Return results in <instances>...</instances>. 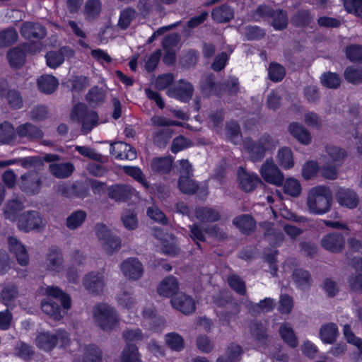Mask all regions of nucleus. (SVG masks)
Instances as JSON below:
<instances>
[{
  "label": "nucleus",
  "mask_w": 362,
  "mask_h": 362,
  "mask_svg": "<svg viewBox=\"0 0 362 362\" xmlns=\"http://www.w3.org/2000/svg\"><path fill=\"white\" fill-rule=\"evenodd\" d=\"M46 293L48 296L41 303L42 310L54 320L59 321L63 317L59 303L64 309L68 310L71 307L70 298L58 287H47Z\"/></svg>",
  "instance_id": "f257e3e1"
},
{
  "label": "nucleus",
  "mask_w": 362,
  "mask_h": 362,
  "mask_svg": "<svg viewBox=\"0 0 362 362\" xmlns=\"http://www.w3.org/2000/svg\"><path fill=\"white\" fill-rule=\"evenodd\" d=\"M332 194L330 189L325 186H317L310 189L307 197V206L310 213L322 214L331 207Z\"/></svg>",
  "instance_id": "f03ea898"
},
{
  "label": "nucleus",
  "mask_w": 362,
  "mask_h": 362,
  "mask_svg": "<svg viewBox=\"0 0 362 362\" xmlns=\"http://www.w3.org/2000/svg\"><path fill=\"white\" fill-rule=\"evenodd\" d=\"M71 119L81 124V132L87 134L98 124L99 117L94 110H89L83 103H76L72 108Z\"/></svg>",
  "instance_id": "7ed1b4c3"
},
{
  "label": "nucleus",
  "mask_w": 362,
  "mask_h": 362,
  "mask_svg": "<svg viewBox=\"0 0 362 362\" xmlns=\"http://www.w3.org/2000/svg\"><path fill=\"white\" fill-rule=\"evenodd\" d=\"M274 146V141L269 134L262 135L256 141L250 138H246L243 141V148L249 155L250 159L254 163L262 160L266 151Z\"/></svg>",
  "instance_id": "20e7f679"
},
{
  "label": "nucleus",
  "mask_w": 362,
  "mask_h": 362,
  "mask_svg": "<svg viewBox=\"0 0 362 362\" xmlns=\"http://www.w3.org/2000/svg\"><path fill=\"white\" fill-rule=\"evenodd\" d=\"M93 317L96 324L105 331L113 329L119 322L115 310L106 303H100L94 307Z\"/></svg>",
  "instance_id": "39448f33"
},
{
  "label": "nucleus",
  "mask_w": 362,
  "mask_h": 362,
  "mask_svg": "<svg viewBox=\"0 0 362 362\" xmlns=\"http://www.w3.org/2000/svg\"><path fill=\"white\" fill-rule=\"evenodd\" d=\"M37 346L45 351H50L55 346L66 347L70 343L68 333L62 329L57 330L55 333H40L35 339Z\"/></svg>",
  "instance_id": "423d86ee"
},
{
  "label": "nucleus",
  "mask_w": 362,
  "mask_h": 362,
  "mask_svg": "<svg viewBox=\"0 0 362 362\" xmlns=\"http://www.w3.org/2000/svg\"><path fill=\"white\" fill-rule=\"evenodd\" d=\"M255 14L269 21L275 30H282L288 25V14L283 9H274L267 5H260L257 8Z\"/></svg>",
  "instance_id": "0eeeda50"
},
{
  "label": "nucleus",
  "mask_w": 362,
  "mask_h": 362,
  "mask_svg": "<svg viewBox=\"0 0 362 362\" xmlns=\"http://www.w3.org/2000/svg\"><path fill=\"white\" fill-rule=\"evenodd\" d=\"M43 185L42 176L37 170H30L21 175L18 180V186L28 196L38 194Z\"/></svg>",
  "instance_id": "6e6552de"
},
{
  "label": "nucleus",
  "mask_w": 362,
  "mask_h": 362,
  "mask_svg": "<svg viewBox=\"0 0 362 362\" xmlns=\"http://www.w3.org/2000/svg\"><path fill=\"white\" fill-rule=\"evenodd\" d=\"M46 226V221L37 211H27L18 217L17 226L19 230L28 232L30 230H42Z\"/></svg>",
  "instance_id": "1a4fd4ad"
},
{
  "label": "nucleus",
  "mask_w": 362,
  "mask_h": 362,
  "mask_svg": "<svg viewBox=\"0 0 362 362\" xmlns=\"http://www.w3.org/2000/svg\"><path fill=\"white\" fill-rule=\"evenodd\" d=\"M95 231L104 250L108 255H112L120 248L119 239L112 235L105 225L97 224Z\"/></svg>",
  "instance_id": "9d476101"
},
{
  "label": "nucleus",
  "mask_w": 362,
  "mask_h": 362,
  "mask_svg": "<svg viewBox=\"0 0 362 362\" xmlns=\"http://www.w3.org/2000/svg\"><path fill=\"white\" fill-rule=\"evenodd\" d=\"M259 173L268 183L280 186L284 182V176L272 159L266 160L262 165Z\"/></svg>",
  "instance_id": "9b49d317"
},
{
  "label": "nucleus",
  "mask_w": 362,
  "mask_h": 362,
  "mask_svg": "<svg viewBox=\"0 0 362 362\" xmlns=\"http://www.w3.org/2000/svg\"><path fill=\"white\" fill-rule=\"evenodd\" d=\"M320 243L325 250L332 253H339L344 249L345 238L341 233H330L322 237Z\"/></svg>",
  "instance_id": "f8f14e48"
},
{
  "label": "nucleus",
  "mask_w": 362,
  "mask_h": 362,
  "mask_svg": "<svg viewBox=\"0 0 362 362\" xmlns=\"http://www.w3.org/2000/svg\"><path fill=\"white\" fill-rule=\"evenodd\" d=\"M20 33L23 37L33 41L40 40L46 36V29L43 25L29 21L21 24Z\"/></svg>",
  "instance_id": "ddd939ff"
},
{
  "label": "nucleus",
  "mask_w": 362,
  "mask_h": 362,
  "mask_svg": "<svg viewBox=\"0 0 362 362\" xmlns=\"http://www.w3.org/2000/svg\"><path fill=\"white\" fill-rule=\"evenodd\" d=\"M120 268L124 276L129 280H138L144 273L143 265L136 258H128L124 260Z\"/></svg>",
  "instance_id": "4468645a"
},
{
  "label": "nucleus",
  "mask_w": 362,
  "mask_h": 362,
  "mask_svg": "<svg viewBox=\"0 0 362 362\" xmlns=\"http://www.w3.org/2000/svg\"><path fill=\"white\" fill-rule=\"evenodd\" d=\"M8 249L16 256L18 263L21 266H26L29 263V255L25 247L16 238H8Z\"/></svg>",
  "instance_id": "2eb2a0df"
},
{
  "label": "nucleus",
  "mask_w": 362,
  "mask_h": 362,
  "mask_svg": "<svg viewBox=\"0 0 362 362\" xmlns=\"http://www.w3.org/2000/svg\"><path fill=\"white\" fill-rule=\"evenodd\" d=\"M173 308L184 314H190L195 310V303L192 297L184 293H177L170 300Z\"/></svg>",
  "instance_id": "dca6fc26"
},
{
  "label": "nucleus",
  "mask_w": 362,
  "mask_h": 362,
  "mask_svg": "<svg viewBox=\"0 0 362 362\" xmlns=\"http://www.w3.org/2000/svg\"><path fill=\"white\" fill-rule=\"evenodd\" d=\"M194 88L192 85L185 81L180 80L178 83L167 91V94L182 101L189 100L193 95Z\"/></svg>",
  "instance_id": "f3484780"
},
{
  "label": "nucleus",
  "mask_w": 362,
  "mask_h": 362,
  "mask_svg": "<svg viewBox=\"0 0 362 362\" xmlns=\"http://www.w3.org/2000/svg\"><path fill=\"white\" fill-rule=\"evenodd\" d=\"M110 153L119 160H132L136 158L135 148L124 142L111 144Z\"/></svg>",
  "instance_id": "a211bd4d"
},
{
  "label": "nucleus",
  "mask_w": 362,
  "mask_h": 362,
  "mask_svg": "<svg viewBox=\"0 0 362 362\" xmlns=\"http://www.w3.org/2000/svg\"><path fill=\"white\" fill-rule=\"evenodd\" d=\"M86 288L91 293L99 294L105 287L104 276L99 273L90 272L83 278Z\"/></svg>",
  "instance_id": "6ab92c4d"
},
{
  "label": "nucleus",
  "mask_w": 362,
  "mask_h": 362,
  "mask_svg": "<svg viewBox=\"0 0 362 362\" xmlns=\"http://www.w3.org/2000/svg\"><path fill=\"white\" fill-rule=\"evenodd\" d=\"M45 265L47 269L50 272L55 273L62 272L64 269V259L62 252L57 248H50L47 254Z\"/></svg>",
  "instance_id": "aec40b11"
},
{
  "label": "nucleus",
  "mask_w": 362,
  "mask_h": 362,
  "mask_svg": "<svg viewBox=\"0 0 362 362\" xmlns=\"http://www.w3.org/2000/svg\"><path fill=\"white\" fill-rule=\"evenodd\" d=\"M28 45L27 43H25L21 47H15L8 50L6 57L12 68L18 69L24 65L26 59L25 50H27Z\"/></svg>",
  "instance_id": "412c9836"
},
{
  "label": "nucleus",
  "mask_w": 362,
  "mask_h": 362,
  "mask_svg": "<svg viewBox=\"0 0 362 362\" xmlns=\"http://www.w3.org/2000/svg\"><path fill=\"white\" fill-rule=\"evenodd\" d=\"M154 236L160 240L163 246V252L169 255L176 253L177 247L175 242V237L172 234L164 233L161 228H156L154 229Z\"/></svg>",
  "instance_id": "4be33fe9"
},
{
  "label": "nucleus",
  "mask_w": 362,
  "mask_h": 362,
  "mask_svg": "<svg viewBox=\"0 0 362 362\" xmlns=\"http://www.w3.org/2000/svg\"><path fill=\"white\" fill-rule=\"evenodd\" d=\"M43 135V132L39 127L30 122L21 124L16 128V136L26 138L30 141L40 139Z\"/></svg>",
  "instance_id": "5701e85b"
},
{
  "label": "nucleus",
  "mask_w": 362,
  "mask_h": 362,
  "mask_svg": "<svg viewBox=\"0 0 362 362\" xmlns=\"http://www.w3.org/2000/svg\"><path fill=\"white\" fill-rule=\"evenodd\" d=\"M23 209V202L18 197H13L6 202L3 213L6 219L14 221L17 218L18 214Z\"/></svg>",
  "instance_id": "b1692460"
},
{
  "label": "nucleus",
  "mask_w": 362,
  "mask_h": 362,
  "mask_svg": "<svg viewBox=\"0 0 362 362\" xmlns=\"http://www.w3.org/2000/svg\"><path fill=\"white\" fill-rule=\"evenodd\" d=\"M339 204L349 209H354L358 204V198L356 192L349 189H339L336 194Z\"/></svg>",
  "instance_id": "393cba45"
},
{
  "label": "nucleus",
  "mask_w": 362,
  "mask_h": 362,
  "mask_svg": "<svg viewBox=\"0 0 362 362\" xmlns=\"http://www.w3.org/2000/svg\"><path fill=\"white\" fill-rule=\"evenodd\" d=\"M288 131L300 144L308 145L311 143V134L303 124L297 122H292L288 125Z\"/></svg>",
  "instance_id": "a878e982"
},
{
  "label": "nucleus",
  "mask_w": 362,
  "mask_h": 362,
  "mask_svg": "<svg viewBox=\"0 0 362 362\" xmlns=\"http://www.w3.org/2000/svg\"><path fill=\"white\" fill-rule=\"evenodd\" d=\"M239 185L243 190L250 192L254 190L258 184L262 183L259 177L255 173H249L242 170L238 173Z\"/></svg>",
  "instance_id": "bb28decb"
},
{
  "label": "nucleus",
  "mask_w": 362,
  "mask_h": 362,
  "mask_svg": "<svg viewBox=\"0 0 362 362\" xmlns=\"http://www.w3.org/2000/svg\"><path fill=\"white\" fill-rule=\"evenodd\" d=\"M134 189L126 185H116L108 189V196L117 202H125L131 198Z\"/></svg>",
  "instance_id": "cd10ccee"
},
{
  "label": "nucleus",
  "mask_w": 362,
  "mask_h": 362,
  "mask_svg": "<svg viewBox=\"0 0 362 362\" xmlns=\"http://www.w3.org/2000/svg\"><path fill=\"white\" fill-rule=\"evenodd\" d=\"M233 224L244 234H250L256 228V222L249 214L236 216L233 220Z\"/></svg>",
  "instance_id": "c85d7f7f"
},
{
  "label": "nucleus",
  "mask_w": 362,
  "mask_h": 362,
  "mask_svg": "<svg viewBox=\"0 0 362 362\" xmlns=\"http://www.w3.org/2000/svg\"><path fill=\"white\" fill-rule=\"evenodd\" d=\"M179 289L177 280L173 276H169L159 284L157 291L160 296L170 297L175 294Z\"/></svg>",
  "instance_id": "c756f323"
},
{
  "label": "nucleus",
  "mask_w": 362,
  "mask_h": 362,
  "mask_svg": "<svg viewBox=\"0 0 362 362\" xmlns=\"http://www.w3.org/2000/svg\"><path fill=\"white\" fill-rule=\"evenodd\" d=\"M263 229L264 236L267 239L270 244L278 245L283 242L284 235L280 230L274 227V224L270 222H263L259 224Z\"/></svg>",
  "instance_id": "7c9ffc66"
},
{
  "label": "nucleus",
  "mask_w": 362,
  "mask_h": 362,
  "mask_svg": "<svg viewBox=\"0 0 362 362\" xmlns=\"http://www.w3.org/2000/svg\"><path fill=\"white\" fill-rule=\"evenodd\" d=\"M75 168L71 163H52L49 165V173L57 178L64 179L69 177L74 172Z\"/></svg>",
  "instance_id": "2f4dec72"
},
{
  "label": "nucleus",
  "mask_w": 362,
  "mask_h": 362,
  "mask_svg": "<svg viewBox=\"0 0 362 362\" xmlns=\"http://www.w3.org/2000/svg\"><path fill=\"white\" fill-rule=\"evenodd\" d=\"M106 99V91L97 86L92 87L86 95V100L93 107L103 104Z\"/></svg>",
  "instance_id": "473e14b6"
},
{
  "label": "nucleus",
  "mask_w": 362,
  "mask_h": 362,
  "mask_svg": "<svg viewBox=\"0 0 362 362\" xmlns=\"http://www.w3.org/2000/svg\"><path fill=\"white\" fill-rule=\"evenodd\" d=\"M195 216L202 222H215L221 218V215L218 210L208 206L196 209Z\"/></svg>",
  "instance_id": "72a5a7b5"
},
{
  "label": "nucleus",
  "mask_w": 362,
  "mask_h": 362,
  "mask_svg": "<svg viewBox=\"0 0 362 362\" xmlns=\"http://www.w3.org/2000/svg\"><path fill=\"white\" fill-rule=\"evenodd\" d=\"M240 311V306L237 302L230 301L229 308L220 313V320L223 325L229 326L232 321H235Z\"/></svg>",
  "instance_id": "f704fd0d"
},
{
  "label": "nucleus",
  "mask_w": 362,
  "mask_h": 362,
  "mask_svg": "<svg viewBox=\"0 0 362 362\" xmlns=\"http://www.w3.org/2000/svg\"><path fill=\"white\" fill-rule=\"evenodd\" d=\"M16 139V129L8 121L0 123V143L8 144Z\"/></svg>",
  "instance_id": "c9c22d12"
},
{
  "label": "nucleus",
  "mask_w": 362,
  "mask_h": 362,
  "mask_svg": "<svg viewBox=\"0 0 362 362\" xmlns=\"http://www.w3.org/2000/svg\"><path fill=\"white\" fill-rule=\"evenodd\" d=\"M180 191L187 195L194 194L198 189V183L189 176L180 175L177 182Z\"/></svg>",
  "instance_id": "e433bc0d"
},
{
  "label": "nucleus",
  "mask_w": 362,
  "mask_h": 362,
  "mask_svg": "<svg viewBox=\"0 0 362 362\" xmlns=\"http://www.w3.org/2000/svg\"><path fill=\"white\" fill-rule=\"evenodd\" d=\"M211 16L213 19L218 23H226L234 17V12L230 6L223 4L215 8Z\"/></svg>",
  "instance_id": "4c0bfd02"
},
{
  "label": "nucleus",
  "mask_w": 362,
  "mask_h": 362,
  "mask_svg": "<svg viewBox=\"0 0 362 362\" xmlns=\"http://www.w3.org/2000/svg\"><path fill=\"white\" fill-rule=\"evenodd\" d=\"M242 353L240 346L232 343L226 348L225 355L219 356L216 362H238L240 360Z\"/></svg>",
  "instance_id": "58836bf2"
},
{
  "label": "nucleus",
  "mask_w": 362,
  "mask_h": 362,
  "mask_svg": "<svg viewBox=\"0 0 362 362\" xmlns=\"http://www.w3.org/2000/svg\"><path fill=\"white\" fill-rule=\"evenodd\" d=\"M102 8L100 0H87L83 8V15L88 21H93L98 18Z\"/></svg>",
  "instance_id": "ea45409f"
},
{
  "label": "nucleus",
  "mask_w": 362,
  "mask_h": 362,
  "mask_svg": "<svg viewBox=\"0 0 362 362\" xmlns=\"http://www.w3.org/2000/svg\"><path fill=\"white\" fill-rule=\"evenodd\" d=\"M326 152L328 158L337 166L341 165L347 157L346 151L336 146H327Z\"/></svg>",
  "instance_id": "a19ab883"
},
{
  "label": "nucleus",
  "mask_w": 362,
  "mask_h": 362,
  "mask_svg": "<svg viewBox=\"0 0 362 362\" xmlns=\"http://www.w3.org/2000/svg\"><path fill=\"white\" fill-rule=\"evenodd\" d=\"M75 150L78 151L81 156L88 158L99 163H105L107 162L108 158L99 153L94 148L87 146H76Z\"/></svg>",
  "instance_id": "79ce46f5"
},
{
  "label": "nucleus",
  "mask_w": 362,
  "mask_h": 362,
  "mask_svg": "<svg viewBox=\"0 0 362 362\" xmlns=\"http://www.w3.org/2000/svg\"><path fill=\"white\" fill-rule=\"evenodd\" d=\"M18 294L16 286L13 284H8L4 286L0 293V298L4 305L7 307H11L13 305V301L17 298Z\"/></svg>",
  "instance_id": "37998d69"
},
{
  "label": "nucleus",
  "mask_w": 362,
  "mask_h": 362,
  "mask_svg": "<svg viewBox=\"0 0 362 362\" xmlns=\"http://www.w3.org/2000/svg\"><path fill=\"white\" fill-rule=\"evenodd\" d=\"M173 163L170 157L156 158L151 162V169L154 172L166 174L170 172Z\"/></svg>",
  "instance_id": "c03bdc74"
},
{
  "label": "nucleus",
  "mask_w": 362,
  "mask_h": 362,
  "mask_svg": "<svg viewBox=\"0 0 362 362\" xmlns=\"http://www.w3.org/2000/svg\"><path fill=\"white\" fill-rule=\"evenodd\" d=\"M58 81L52 76H42L37 80L40 90L46 94L52 93L58 86Z\"/></svg>",
  "instance_id": "a18cd8bd"
},
{
  "label": "nucleus",
  "mask_w": 362,
  "mask_h": 362,
  "mask_svg": "<svg viewBox=\"0 0 362 362\" xmlns=\"http://www.w3.org/2000/svg\"><path fill=\"white\" fill-rule=\"evenodd\" d=\"M277 162L284 169H290L294 166L293 155L291 149L284 147L279 150Z\"/></svg>",
  "instance_id": "49530a36"
},
{
  "label": "nucleus",
  "mask_w": 362,
  "mask_h": 362,
  "mask_svg": "<svg viewBox=\"0 0 362 362\" xmlns=\"http://www.w3.org/2000/svg\"><path fill=\"white\" fill-rule=\"evenodd\" d=\"M313 16L308 9L297 11L291 18V23L296 27L302 28L309 25L313 21Z\"/></svg>",
  "instance_id": "de8ad7c7"
},
{
  "label": "nucleus",
  "mask_w": 362,
  "mask_h": 362,
  "mask_svg": "<svg viewBox=\"0 0 362 362\" xmlns=\"http://www.w3.org/2000/svg\"><path fill=\"white\" fill-rule=\"evenodd\" d=\"M279 332L285 343L292 348L297 347L298 344V339L293 329L288 324L285 323L281 325Z\"/></svg>",
  "instance_id": "09e8293b"
},
{
  "label": "nucleus",
  "mask_w": 362,
  "mask_h": 362,
  "mask_svg": "<svg viewBox=\"0 0 362 362\" xmlns=\"http://www.w3.org/2000/svg\"><path fill=\"white\" fill-rule=\"evenodd\" d=\"M338 334V329L334 323H327L320 329V339L327 344H332Z\"/></svg>",
  "instance_id": "8fccbe9b"
},
{
  "label": "nucleus",
  "mask_w": 362,
  "mask_h": 362,
  "mask_svg": "<svg viewBox=\"0 0 362 362\" xmlns=\"http://www.w3.org/2000/svg\"><path fill=\"white\" fill-rule=\"evenodd\" d=\"M221 95L223 92L230 95H235L240 91L238 78L235 76H228L223 83H220Z\"/></svg>",
  "instance_id": "3c124183"
},
{
  "label": "nucleus",
  "mask_w": 362,
  "mask_h": 362,
  "mask_svg": "<svg viewBox=\"0 0 362 362\" xmlns=\"http://www.w3.org/2000/svg\"><path fill=\"white\" fill-rule=\"evenodd\" d=\"M86 216L87 214L84 211H75L67 217L66 225L70 230H75L83 223Z\"/></svg>",
  "instance_id": "603ef678"
},
{
  "label": "nucleus",
  "mask_w": 362,
  "mask_h": 362,
  "mask_svg": "<svg viewBox=\"0 0 362 362\" xmlns=\"http://www.w3.org/2000/svg\"><path fill=\"white\" fill-rule=\"evenodd\" d=\"M18 35L13 28H8L0 32V47L10 46L17 42Z\"/></svg>",
  "instance_id": "864d4df0"
},
{
  "label": "nucleus",
  "mask_w": 362,
  "mask_h": 362,
  "mask_svg": "<svg viewBox=\"0 0 362 362\" xmlns=\"http://www.w3.org/2000/svg\"><path fill=\"white\" fill-rule=\"evenodd\" d=\"M165 341L168 346L173 351H180L185 347V341L182 337L176 332L165 334Z\"/></svg>",
  "instance_id": "5fc2aeb1"
},
{
  "label": "nucleus",
  "mask_w": 362,
  "mask_h": 362,
  "mask_svg": "<svg viewBox=\"0 0 362 362\" xmlns=\"http://www.w3.org/2000/svg\"><path fill=\"white\" fill-rule=\"evenodd\" d=\"M122 362H141L137 346L127 344L121 355Z\"/></svg>",
  "instance_id": "6e6d98bb"
},
{
  "label": "nucleus",
  "mask_w": 362,
  "mask_h": 362,
  "mask_svg": "<svg viewBox=\"0 0 362 362\" xmlns=\"http://www.w3.org/2000/svg\"><path fill=\"white\" fill-rule=\"evenodd\" d=\"M293 279L301 288H307L310 284L311 277L310 273L303 269H296L293 272Z\"/></svg>",
  "instance_id": "4d7b16f0"
},
{
  "label": "nucleus",
  "mask_w": 362,
  "mask_h": 362,
  "mask_svg": "<svg viewBox=\"0 0 362 362\" xmlns=\"http://www.w3.org/2000/svg\"><path fill=\"white\" fill-rule=\"evenodd\" d=\"M345 79L351 83L357 84L362 83V68L359 66H350L344 71Z\"/></svg>",
  "instance_id": "13d9d810"
},
{
  "label": "nucleus",
  "mask_w": 362,
  "mask_h": 362,
  "mask_svg": "<svg viewBox=\"0 0 362 362\" xmlns=\"http://www.w3.org/2000/svg\"><path fill=\"white\" fill-rule=\"evenodd\" d=\"M173 134V131L168 128H165L161 130L155 132L153 136V143L159 146L163 147L170 141V138Z\"/></svg>",
  "instance_id": "bf43d9fd"
},
{
  "label": "nucleus",
  "mask_w": 362,
  "mask_h": 362,
  "mask_svg": "<svg viewBox=\"0 0 362 362\" xmlns=\"http://www.w3.org/2000/svg\"><path fill=\"white\" fill-rule=\"evenodd\" d=\"M136 16V13L133 8H126L121 11L120 16L119 18L117 26L122 29L125 30L129 25L132 20H134Z\"/></svg>",
  "instance_id": "052dcab7"
},
{
  "label": "nucleus",
  "mask_w": 362,
  "mask_h": 362,
  "mask_svg": "<svg viewBox=\"0 0 362 362\" xmlns=\"http://www.w3.org/2000/svg\"><path fill=\"white\" fill-rule=\"evenodd\" d=\"M18 164L25 169L34 168L41 169L44 164L42 163L41 156H28L18 159Z\"/></svg>",
  "instance_id": "680f3d73"
},
{
  "label": "nucleus",
  "mask_w": 362,
  "mask_h": 362,
  "mask_svg": "<svg viewBox=\"0 0 362 362\" xmlns=\"http://www.w3.org/2000/svg\"><path fill=\"white\" fill-rule=\"evenodd\" d=\"M226 131L227 136L234 144H237L242 137L240 126L235 122L231 121L227 123Z\"/></svg>",
  "instance_id": "e2e57ef3"
},
{
  "label": "nucleus",
  "mask_w": 362,
  "mask_h": 362,
  "mask_svg": "<svg viewBox=\"0 0 362 362\" xmlns=\"http://www.w3.org/2000/svg\"><path fill=\"white\" fill-rule=\"evenodd\" d=\"M321 83L329 88H337L340 85L341 78L336 73L327 72L321 76Z\"/></svg>",
  "instance_id": "0e129e2a"
},
{
  "label": "nucleus",
  "mask_w": 362,
  "mask_h": 362,
  "mask_svg": "<svg viewBox=\"0 0 362 362\" xmlns=\"http://www.w3.org/2000/svg\"><path fill=\"white\" fill-rule=\"evenodd\" d=\"M250 330L251 334L257 341H263L267 338L266 328L260 322H252L250 325Z\"/></svg>",
  "instance_id": "69168bd1"
},
{
  "label": "nucleus",
  "mask_w": 362,
  "mask_h": 362,
  "mask_svg": "<svg viewBox=\"0 0 362 362\" xmlns=\"http://www.w3.org/2000/svg\"><path fill=\"white\" fill-rule=\"evenodd\" d=\"M101 352L96 346L90 345L85 348L83 362H100Z\"/></svg>",
  "instance_id": "338daca9"
},
{
  "label": "nucleus",
  "mask_w": 362,
  "mask_h": 362,
  "mask_svg": "<svg viewBox=\"0 0 362 362\" xmlns=\"http://www.w3.org/2000/svg\"><path fill=\"white\" fill-rule=\"evenodd\" d=\"M346 57L352 62H362V46L351 45L346 48Z\"/></svg>",
  "instance_id": "774afa93"
}]
</instances>
